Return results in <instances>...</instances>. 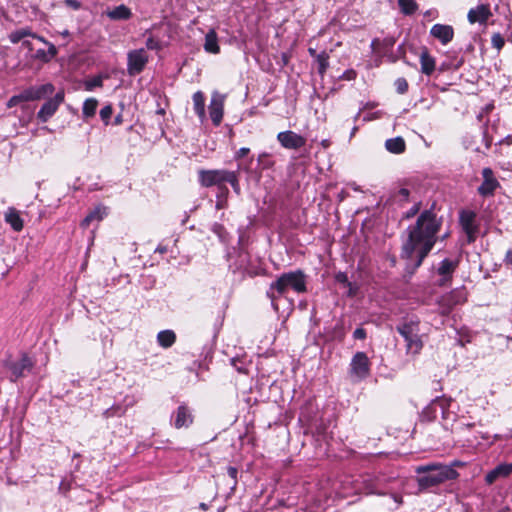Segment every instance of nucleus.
<instances>
[{"mask_svg":"<svg viewBox=\"0 0 512 512\" xmlns=\"http://www.w3.org/2000/svg\"><path fill=\"white\" fill-rule=\"evenodd\" d=\"M441 220L432 209L420 213L416 223L407 228V239L403 242L401 257L410 260L418 268L430 253L437 240Z\"/></svg>","mask_w":512,"mask_h":512,"instance_id":"f257e3e1","label":"nucleus"},{"mask_svg":"<svg viewBox=\"0 0 512 512\" xmlns=\"http://www.w3.org/2000/svg\"><path fill=\"white\" fill-rule=\"evenodd\" d=\"M288 289H292L297 293L306 291L305 275L301 270L284 273L270 284L266 295L271 300L275 310H278L276 300L284 296Z\"/></svg>","mask_w":512,"mask_h":512,"instance_id":"f03ea898","label":"nucleus"},{"mask_svg":"<svg viewBox=\"0 0 512 512\" xmlns=\"http://www.w3.org/2000/svg\"><path fill=\"white\" fill-rule=\"evenodd\" d=\"M416 472L417 483L421 490L435 487L447 480H454L459 475L451 466L441 464L419 466Z\"/></svg>","mask_w":512,"mask_h":512,"instance_id":"7ed1b4c3","label":"nucleus"},{"mask_svg":"<svg viewBox=\"0 0 512 512\" xmlns=\"http://www.w3.org/2000/svg\"><path fill=\"white\" fill-rule=\"evenodd\" d=\"M420 321L418 318H410L396 327L397 332L406 342V351L408 354L416 355L423 348V342L419 335Z\"/></svg>","mask_w":512,"mask_h":512,"instance_id":"20e7f679","label":"nucleus"},{"mask_svg":"<svg viewBox=\"0 0 512 512\" xmlns=\"http://www.w3.org/2000/svg\"><path fill=\"white\" fill-rule=\"evenodd\" d=\"M230 173L231 171L225 169H203L198 172V180L203 187L217 186L219 189L218 197H227L229 190L226 183Z\"/></svg>","mask_w":512,"mask_h":512,"instance_id":"39448f33","label":"nucleus"},{"mask_svg":"<svg viewBox=\"0 0 512 512\" xmlns=\"http://www.w3.org/2000/svg\"><path fill=\"white\" fill-rule=\"evenodd\" d=\"M370 365V360L366 353L356 352L350 362V376L354 381L366 379L370 374Z\"/></svg>","mask_w":512,"mask_h":512,"instance_id":"423d86ee","label":"nucleus"},{"mask_svg":"<svg viewBox=\"0 0 512 512\" xmlns=\"http://www.w3.org/2000/svg\"><path fill=\"white\" fill-rule=\"evenodd\" d=\"M466 300L467 293L465 288L461 287L451 290L444 294L439 300L441 313L448 315L455 306L465 303Z\"/></svg>","mask_w":512,"mask_h":512,"instance_id":"0eeeda50","label":"nucleus"},{"mask_svg":"<svg viewBox=\"0 0 512 512\" xmlns=\"http://www.w3.org/2000/svg\"><path fill=\"white\" fill-rule=\"evenodd\" d=\"M33 365V361L27 354H23L18 361L11 359V357L3 361V366L11 371L10 380L12 382H15L21 377H24L25 372H29Z\"/></svg>","mask_w":512,"mask_h":512,"instance_id":"6e6552de","label":"nucleus"},{"mask_svg":"<svg viewBox=\"0 0 512 512\" xmlns=\"http://www.w3.org/2000/svg\"><path fill=\"white\" fill-rule=\"evenodd\" d=\"M148 54L145 49L131 50L127 54V72L130 76L140 74L148 63Z\"/></svg>","mask_w":512,"mask_h":512,"instance_id":"1a4fd4ad","label":"nucleus"},{"mask_svg":"<svg viewBox=\"0 0 512 512\" xmlns=\"http://www.w3.org/2000/svg\"><path fill=\"white\" fill-rule=\"evenodd\" d=\"M226 95L218 91H213L211 95L210 104L208 106L209 116L215 126H219L222 122L224 115V103Z\"/></svg>","mask_w":512,"mask_h":512,"instance_id":"9d476101","label":"nucleus"},{"mask_svg":"<svg viewBox=\"0 0 512 512\" xmlns=\"http://www.w3.org/2000/svg\"><path fill=\"white\" fill-rule=\"evenodd\" d=\"M64 96L65 93L63 90L58 91L53 98H50L42 105L37 113V118L43 123L47 122L63 103Z\"/></svg>","mask_w":512,"mask_h":512,"instance_id":"9b49d317","label":"nucleus"},{"mask_svg":"<svg viewBox=\"0 0 512 512\" xmlns=\"http://www.w3.org/2000/svg\"><path fill=\"white\" fill-rule=\"evenodd\" d=\"M459 265L458 260H452L449 258L443 259L437 269L436 272L440 276L437 284L438 286H446L451 283L454 272L456 271Z\"/></svg>","mask_w":512,"mask_h":512,"instance_id":"f8f14e48","label":"nucleus"},{"mask_svg":"<svg viewBox=\"0 0 512 512\" xmlns=\"http://www.w3.org/2000/svg\"><path fill=\"white\" fill-rule=\"evenodd\" d=\"M459 220L463 231L468 237V241H474L476 233L478 232V225L476 224V213L471 210H462L459 215Z\"/></svg>","mask_w":512,"mask_h":512,"instance_id":"ddd939ff","label":"nucleus"},{"mask_svg":"<svg viewBox=\"0 0 512 512\" xmlns=\"http://www.w3.org/2000/svg\"><path fill=\"white\" fill-rule=\"evenodd\" d=\"M55 88L51 83H46L38 86H31L22 91V99L25 101H35L43 99L53 94Z\"/></svg>","mask_w":512,"mask_h":512,"instance_id":"4468645a","label":"nucleus"},{"mask_svg":"<svg viewBox=\"0 0 512 512\" xmlns=\"http://www.w3.org/2000/svg\"><path fill=\"white\" fill-rule=\"evenodd\" d=\"M483 182L478 187V193L483 197L492 196L496 189L499 187L498 180L494 177V173L491 168H484L482 170Z\"/></svg>","mask_w":512,"mask_h":512,"instance_id":"2eb2a0df","label":"nucleus"},{"mask_svg":"<svg viewBox=\"0 0 512 512\" xmlns=\"http://www.w3.org/2000/svg\"><path fill=\"white\" fill-rule=\"evenodd\" d=\"M277 140L286 149L296 150L306 144V139L303 136L290 130L278 133Z\"/></svg>","mask_w":512,"mask_h":512,"instance_id":"dca6fc26","label":"nucleus"},{"mask_svg":"<svg viewBox=\"0 0 512 512\" xmlns=\"http://www.w3.org/2000/svg\"><path fill=\"white\" fill-rule=\"evenodd\" d=\"M173 425L176 429L187 428L193 422V416L186 405H180L173 415Z\"/></svg>","mask_w":512,"mask_h":512,"instance_id":"f3484780","label":"nucleus"},{"mask_svg":"<svg viewBox=\"0 0 512 512\" xmlns=\"http://www.w3.org/2000/svg\"><path fill=\"white\" fill-rule=\"evenodd\" d=\"M431 36L438 39L443 45H447L452 41L454 36L453 27L444 24H435L430 30Z\"/></svg>","mask_w":512,"mask_h":512,"instance_id":"a211bd4d","label":"nucleus"},{"mask_svg":"<svg viewBox=\"0 0 512 512\" xmlns=\"http://www.w3.org/2000/svg\"><path fill=\"white\" fill-rule=\"evenodd\" d=\"M512 473V462L502 463L497 465L494 469L489 471L485 476V482L488 485L493 484L499 478H507Z\"/></svg>","mask_w":512,"mask_h":512,"instance_id":"6ab92c4d","label":"nucleus"},{"mask_svg":"<svg viewBox=\"0 0 512 512\" xmlns=\"http://www.w3.org/2000/svg\"><path fill=\"white\" fill-rule=\"evenodd\" d=\"M491 16V11L488 5L481 4L469 10L467 18L471 24L476 22L486 23Z\"/></svg>","mask_w":512,"mask_h":512,"instance_id":"aec40b11","label":"nucleus"},{"mask_svg":"<svg viewBox=\"0 0 512 512\" xmlns=\"http://www.w3.org/2000/svg\"><path fill=\"white\" fill-rule=\"evenodd\" d=\"M37 40L43 42L48 46V50L44 49H38L35 54L33 55L34 59L40 60L43 63L49 62L51 59H53L57 55V48L54 44L46 41L43 37L38 36L36 37Z\"/></svg>","mask_w":512,"mask_h":512,"instance_id":"412c9836","label":"nucleus"},{"mask_svg":"<svg viewBox=\"0 0 512 512\" xmlns=\"http://www.w3.org/2000/svg\"><path fill=\"white\" fill-rule=\"evenodd\" d=\"M385 481L384 477L380 476H366L363 479V483L366 485V493L367 494H378L384 495L385 492L382 490L383 483Z\"/></svg>","mask_w":512,"mask_h":512,"instance_id":"4be33fe9","label":"nucleus"},{"mask_svg":"<svg viewBox=\"0 0 512 512\" xmlns=\"http://www.w3.org/2000/svg\"><path fill=\"white\" fill-rule=\"evenodd\" d=\"M193 100V109L197 116L200 119V122L203 123L206 120V110H205V96L202 91H197L192 96Z\"/></svg>","mask_w":512,"mask_h":512,"instance_id":"5701e85b","label":"nucleus"},{"mask_svg":"<svg viewBox=\"0 0 512 512\" xmlns=\"http://www.w3.org/2000/svg\"><path fill=\"white\" fill-rule=\"evenodd\" d=\"M5 221L17 232L23 229V220L15 208H8L5 213Z\"/></svg>","mask_w":512,"mask_h":512,"instance_id":"b1692460","label":"nucleus"},{"mask_svg":"<svg viewBox=\"0 0 512 512\" xmlns=\"http://www.w3.org/2000/svg\"><path fill=\"white\" fill-rule=\"evenodd\" d=\"M106 215L107 209L105 207L98 206L82 220L81 226L83 228H87L93 221L99 222L103 220Z\"/></svg>","mask_w":512,"mask_h":512,"instance_id":"393cba45","label":"nucleus"},{"mask_svg":"<svg viewBox=\"0 0 512 512\" xmlns=\"http://www.w3.org/2000/svg\"><path fill=\"white\" fill-rule=\"evenodd\" d=\"M107 16L111 20H128L129 18H131L132 12L130 8H128L126 5L121 4L109 10L107 12Z\"/></svg>","mask_w":512,"mask_h":512,"instance_id":"a878e982","label":"nucleus"},{"mask_svg":"<svg viewBox=\"0 0 512 512\" xmlns=\"http://www.w3.org/2000/svg\"><path fill=\"white\" fill-rule=\"evenodd\" d=\"M421 72L425 75H431L435 70V60L428 53L427 50H423L420 54Z\"/></svg>","mask_w":512,"mask_h":512,"instance_id":"bb28decb","label":"nucleus"},{"mask_svg":"<svg viewBox=\"0 0 512 512\" xmlns=\"http://www.w3.org/2000/svg\"><path fill=\"white\" fill-rule=\"evenodd\" d=\"M204 49L208 53L218 54L220 47L218 45L217 34L214 29H211L205 36Z\"/></svg>","mask_w":512,"mask_h":512,"instance_id":"cd10ccee","label":"nucleus"},{"mask_svg":"<svg viewBox=\"0 0 512 512\" xmlns=\"http://www.w3.org/2000/svg\"><path fill=\"white\" fill-rule=\"evenodd\" d=\"M385 147L391 153L400 154L405 151L406 144L402 137H395L386 140Z\"/></svg>","mask_w":512,"mask_h":512,"instance_id":"c85d7f7f","label":"nucleus"},{"mask_svg":"<svg viewBox=\"0 0 512 512\" xmlns=\"http://www.w3.org/2000/svg\"><path fill=\"white\" fill-rule=\"evenodd\" d=\"M176 341V334L172 330H162L157 334V342L163 348L171 347Z\"/></svg>","mask_w":512,"mask_h":512,"instance_id":"c756f323","label":"nucleus"},{"mask_svg":"<svg viewBox=\"0 0 512 512\" xmlns=\"http://www.w3.org/2000/svg\"><path fill=\"white\" fill-rule=\"evenodd\" d=\"M29 36L33 37V38L38 37L37 35L33 34L30 29L22 28V29L11 32L9 35V40L12 43L16 44V43L22 42L26 37H29Z\"/></svg>","mask_w":512,"mask_h":512,"instance_id":"7c9ffc66","label":"nucleus"},{"mask_svg":"<svg viewBox=\"0 0 512 512\" xmlns=\"http://www.w3.org/2000/svg\"><path fill=\"white\" fill-rule=\"evenodd\" d=\"M98 101L95 98L85 100L82 108V113L85 118L93 117L96 113Z\"/></svg>","mask_w":512,"mask_h":512,"instance_id":"2f4dec72","label":"nucleus"},{"mask_svg":"<svg viewBox=\"0 0 512 512\" xmlns=\"http://www.w3.org/2000/svg\"><path fill=\"white\" fill-rule=\"evenodd\" d=\"M398 5L401 12L405 15H412L418 9V4L415 0H398Z\"/></svg>","mask_w":512,"mask_h":512,"instance_id":"473e14b6","label":"nucleus"},{"mask_svg":"<svg viewBox=\"0 0 512 512\" xmlns=\"http://www.w3.org/2000/svg\"><path fill=\"white\" fill-rule=\"evenodd\" d=\"M316 59H317L318 65H319V67H318L319 73L324 74L329 66L328 54L326 52H321L316 55Z\"/></svg>","mask_w":512,"mask_h":512,"instance_id":"72a5a7b5","label":"nucleus"},{"mask_svg":"<svg viewBox=\"0 0 512 512\" xmlns=\"http://www.w3.org/2000/svg\"><path fill=\"white\" fill-rule=\"evenodd\" d=\"M227 183H229L232 186L234 192L237 195H240L241 188H240V184H239L238 171H231V173L227 179Z\"/></svg>","mask_w":512,"mask_h":512,"instance_id":"f704fd0d","label":"nucleus"},{"mask_svg":"<svg viewBox=\"0 0 512 512\" xmlns=\"http://www.w3.org/2000/svg\"><path fill=\"white\" fill-rule=\"evenodd\" d=\"M227 183H229L232 186L234 192L237 195H240L241 188H240V184H239L238 171H231V173L227 179Z\"/></svg>","mask_w":512,"mask_h":512,"instance_id":"c9c22d12","label":"nucleus"},{"mask_svg":"<svg viewBox=\"0 0 512 512\" xmlns=\"http://www.w3.org/2000/svg\"><path fill=\"white\" fill-rule=\"evenodd\" d=\"M103 85L102 76H95L85 82V89L87 91H92L96 87H101Z\"/></svg>","mask_w":512,"mask_h":512,"instance_id":"e433bc0d","label":"nucleus"},{"mask_svg":"<svg viewBox=\"0 0 512 512\" xmlns=\"http://www.w3.org/2000/svg\"><path fill=\"white\" fill-rule=\"evenodd\" d=\"M491 43L495 49L500 51L505 44V40L500 33H494L491 37Z\"/></svg>","mask_w":512,"mask_h":512,"instance_id":"4c0bfd02","label":"nucleus"},{"mask_svg":"<svg viewBox=\"0 0 512 512\" xmlns=\"http://www.w3.org/2000/svg\"><path fill=\"white\" fill-rule=\"evenodd\" d=\"M410 191L407 188H400L394 194V200L397 202H406L409 199Z\"/></svg>","mask_w":512,"mask_h":512,"instance_id":"58836bf2","label":"nucleus"},{"mask_svg":"<svg viewBox=\"0 0 512 512\" xmlns=\"http://www.w3.org/2000/svg\"><path fill=\"white\" fill-rule=\"evenodd\" d=\"M394 85H395L396 91L399 94H405L408 91V82L406 81L405 78L400 77V78L396 79Z\"/></svg>","mask_w":512,"mask_h":512,"instance_id":"ea45409f","label":"nucleus"},{"mask_svg":"<svg viewBox=\"0 0 512 512\" xmlns=\"http://www.w3.org/2000/svg\"><path fill=\"white\" fill-rule=\"evenodd\" d=\"M112 113L113 108L111 105H106L100 110V117L105 124L109 123Z\"/></svg>","mask_w":512,"mask_h":512,"instance_id":"a19ab883","label":"nucleus"},{"mask_svg":"<svg viewBox=\"0 0 512 512\" xmlns=\"http://www.w3.org/2000/svg\"><path fill=\"white\" fill-rule=\"evenodd\" d=\"M146 47L149 50H159L161 45L157 39L151 36L146 40Z\"/></svg>","mask_w":512,"mask_h":512,"instance_id":"79ce46f5","label":"nucleus"},{"mask_svg":"<svg viewBox=\"0 0 512 512\" xmlns=\"http://www.w3.org/2000/svg\"><path fill=\"white\" fill-rule=\"evenodd\" d=\"M420 206H421V203L420 202H417L415 203L407 212H406V215L405 217L406 218H412L414 217L416 214H418L419 210H420Z\"/></svg>","mask_w":512,"mask_h":512,"instance_id":"37998d69","label":"nucleus"},{"mask_svg":"<svg viewBox=\"0 0 512 512\" xmlns=\"http://www.w3.org/2000/svg\"><path fill=\"white\" fill-rule=\"evenodd\" d=\"M211 230L216 234L218 235L220 238L223 237V234L225 232V228L223 227V225L219 224V223H214L212 226H211Z\"/></svg>","mask_w":512,"mask_h":512,"instance_id":"c03bdc74","label":"nucleus"},{"mask_svg":"<svg viewBox=\"0 0 512 512\" xmlns=\"http://www.w3.org/2000/svg\"><path fill=\"white\" fill-rule=\"evenodd\" d=\"M448 404H449V401L446 400V399H439V400H436L434 402L435 408L437 406H439L441 408V412H442L443 417L445 416V408H446V405H448Z\"/></svg>","mask_w":512,"mask_h":512,"instance_id":"a18cd8bd","label":"nucleus"},{"mask_svg":"<svg viewBox=\"0 0 512 512\" xmlns=\"http://www.w3.org/2000/svg\"><path fill=\"white\" fill-rule=\"evenodd\" d=\"M227 474L233 480L234 485H236V483H237V475H238L237 468L232 467V466L228 467L227 468Z\"/></svg>","mask_w":512,"mask_h":512,"instance_id":"49530a36","label":"nucleus"},{"mask_svg":"<svg viewBox=\"0 0 512 512\" xmlns=\"http://www.w3.org/2000/svg\"><path fill=\"white\" fill-rule=\"evenodd\" d=\"M354 339L363 340L366 338V331L363 328H357L353 332Z\"/></svg>","mask_w":512,"mask_h":512,"instance_id":"de8ad7c7","label":"nucleus"},{"mask_svg":"<svg viewBox=\"0 0 512 512\" xmlns=\"http://www.w3.org/2000/svg\"><path fill=\"white\" fill-rule=\"evenodd\" d=\"M22 101H25V100L22 99V92H21L18 95H14L13 97L10 98V100L8 102V106L12 107V106L17 105L19 102H22Z\"/></svg>","mask_w":512,"mask_h":512,"instance_id":"09e8293b","label":"nucleus"},{"mask_svg":"<svg viewBox=\"0 0 512 512\" xmlns=\"http://www.w3.org/2000/svg\"><path fill=\"white\" fill-rule=\"evenodd\" d=\"M249 152H250V149H249V148H247V147H242V148H240V149L235 153V159H236V160H239V159L243 158L244 156H246Z\"/></svg>","mask_w":512,"mask_h":512,"instance_id":"8fccbe9b","label":"nucleus"},{"mask_svg":"<svg viewBox=\"0 0 512 512\" xmlns=\"http://www.w3.org/2000/svg\"><path fill=\"white\" fill-rule=\"evenodd\" d=\"M65 4L73 10H78L81 7L80 2L77 0H65Z\"/></svg>","mask_w":512,"mask_h":512,"instance_id":"3c124183","label":"nucleus"},{"mask_svg":"<svg viewBox=\"0 0 512 512\" xmlns=\"http://www.w3.org/2000/svg\"><path fill=\"white\" fill-rule=\"evenodd\" d=\"M504 263L506 266L512 268V250H508L506 252V255H505V258H504Z\"/></svg>","mask_w":512,"mask_h":512,"instance_id":"603ef678","label":"nucleus"},{"mask_svg":"<svg viewBox=\"0 0 512 512\" xmlns=\"http://www.w3.org/2000/svg\"><path fill=\"white\" fill-rule=\"evenodd\" d=\"M335 278H336V280H337L339 283L349 284V282H348V277H347V275H346L345 273L340 272V273H338V274L336 275V277H335Z\"/></svg>","mask_w":512,"mask_h":512,"instance_id":"864d4df0","label":"nucleus"},{"mask_svg":"<svg viewBox=\"0 0 512 512\" xmlns=\"http://www.w3.org/2000/svg\"><path fill=\"white\" fill-rule=\"evenodd\" d=\"M167 250H168L167 246L159 244L157 246V248L155 249V252L160 253V254H165L167 252Z\"/></svg>","mask_w":512,"mask_h":512,"instance_id":"5fc2aeb1","label":"nucleus"},{"mask_svg":"<svg viewBox=\"0 0 512 512\" xmlns=\"http://www.w3.org/2000/svg\"><path fill=\"white\" fill-rule=\"evenodd\" d=\"M22 46L27 48L29 51H32L33 50V47H32V43L29 41V40H23L22 41Z\"/></svg>","mask_w":512,"mask_h":512,"instance_id":"6e6d98bb","label":"nucleus"},{"mask_svg":"<svg viewBox=\"0 0 512 512\" xmlns=\"http://www.w3.org/2000/svg\"><path fill=\"white\" fill-rule=\"evenodd\" d=\"M393 499L395 502H397L399 505L402 503V497L396 494H393Z\"/></svg>","mask_w":512,"mask_h":512,"instance_id":"4d7b16f0","label":"nucleus"},{"mask_svg":"<svg viewBox=\"0 0 512 512\" xmlns=\"http://www.w3.org/2000/svg\"><path fill=\"white\" fill-rule=\"evenodd\" d=\"M321 145L324 147V148H328L330 146V141L325 139V140H322L321 142Z\"/></svg>","mask_w":512,"mask_h":512,"instance_id":"13d9d810","label":"nucleus"},{"mask_svg":"<svg viewBox=\"0 0 512 512\" xmlns=\"http://www.w3.org/2000/svg\"><path fill=\"white\" fill-rule=\"evenodd\" d=\"M357 130H358V127H357V126H354V127L352 128V131H351V133H350V138H352V137L355 135V133L357 132Z\"/></svg>","mask_w":512,"mask_h":512,"instance_id":"bf43d9fd","label":"nucleus"},{"mask_svg":"<svg viewBox=\"0 0 512 512\" xmlns=\"http://www.w3.org/2000/svg\"><path fill=\"white\" fill-rule=\"evenodd\" d=\"M61 35L64 36V37H67V36H69V31L68 30H64L63 32H61Z\"/></svg>","mask_w":512,"mask_h":512,"instance_id":"052dcab7","label":"nucleus"},{"mask_svg":"<svg viewBox=\"0 0 512 512\" xmlns=\"http://www.w3.org/2000/svg\"><path fill=\"white\" fill-rule=\"evenodd\" d=\"M267 154L266 153H263L261 155H259V161H261L262 159H264V157H266Z\"/></svg>","mask_w":512,"mask_h":512,"instance_id":"680f3d73","label":"nucleus"},{"mask_svg":"<svg viewBox=\"0 0 512 512\" xmlns=\"http://www.w3.org/2000/svg\"><path fill=\"white\" fill-rule=\"evenodd\" d=\"M309 52H310L311 55H315V50L314 49L310 48Z\"/></svg>","mask_w":512,"mask_h":512,"instance_id":"e2e57ef3","label":"nucleus"},{"mask_svg":"<svg viewBox=\"0 0 512 512\" xmlns=\"http://www.w3.org/2000/svg\"><path fill=\"white\" fill-rule=\"evenodd\" d=\"M216 207L220 209L222 207V204L220 202L217 203Z\"/></svg>","mask_w":512,"mask_h":512,"instance_id":"0e129e2a","label":"nucleus"},{"mask_svg":"<svg viewBox=\"0 0 512 512\" xmlns=\"http://www.w3.org/2000/svg\"><path fill=\"white\" fill-rule=\"evenodd\" d=\"M360 116V112H358L355 116V121L358 119V117Z\"/></svg>","mask_w":512,"mask_h":512,"instance_id":"69168bd1","label":"nucleus"}]
</instances>
